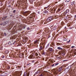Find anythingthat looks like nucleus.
<instances>
[{
  "label": "nucleus",
  "mask_w": 76,
  "mask_h": 76,
  "mask_svg": "<svg viewBox=\"0 0 76 76\" xmlns=\"http://www.w3.org/2000/svg\"><path fill=\"white\" fill-rule=\"evenodd\" d=\"M57 49L58 50H61L62 49V48L60 47H58Z\"/></svg>",
  "instance_id": "6ab92c4d"
},
{
  "label": "nucleus",
  "mask_w": 76,
  "mask_h": 76,
  "mask_svg": "<svg viewBox=\"0 0 76 76\" xmlns=\"http://www.w3.org/2000/svg\"><path fill=\"white\" fill-rule=\"evenodd\" d=\"M2 4V2H1V1H0V5H1V4Z\"/></svg>",
  "instance_id": "f704fd0d"
},
{
  "label": "nucleus",
  "mask_w": 76,
  "mask_h": 76,
  "mask_svg": "<svg viewBox=\"0 0 76 76\" xmlns=\"http://www.w3.org/2000/svg\"><path fill=\"white\" fill-rule=\"evenodd\" d=\"M69 12V10H67L65 12L67 14Z\"/></svg>",
  "instance_id": "4468645a"
},
{
  "label": "nucleus",
  "mask_w": 76,
  "mask_h": 76,
  "mask_svg": "<svg viewBox=\"0 0 76 76\" xmlns=\"http://www.w3.org/2000/svg\"><path fill=\"white\" fill-rule=\"evenodd\" d=\"M67 58H70V56H68V57H67Z\"/></svg>",
  "instance_id": "603ef678"
},
{
  "label": "nucleus",
  "mask_w": 76,
  "mask_h": 76,
  "mask_svg": "<svg viewBox=\"0 0 76 76\" xmlns=\"http://www.w3.org/2000/svg\"><path fill=\"white\" fill-rule=\"evenodd\" d=\"M66 61V60L65 61Z\"/></svg>",
  "instance_id": "4d7b16f0"
},
{
  "label": "nucleus",
  "mask_w": 76,
  "mask_h": 76,
  "mask_svg": "<svg viewBox=\"0 0 76 76\" xmlns=\"http://www.w3.org/2000/svg\"><path fill=\"white\" fill-rule=\"evenodd\" d=\"M39 76H43V75H42V74H41V75H39Z\"/></svg>",
  "instance_id": "79ce46f5"
},
{
  "label": "nucleus",
  "mask_w": 76,
  "mask_h": 76,
  "mask_svg": "<svg viewBox=\"0 0 76 76\" xmlns=\"http://www.w3.org/2000/svg\"><path fill=\"white\" fill-rule=\"evenodd\" d=\"M30 13H29V11H26L24 12V15H25V16L26 15L27 16L28 14H29Z\"/></svg>",
  "instance_id": "423d86ee"
},
{
  "label": "nucleus",
  "mask_w": 76,
  "mask_h": 76,
  "mask_svg": "<svg viewBox=\"0 0 76 76\" xmlns=\"http://www.w3.org/2000/svg\"><path fill=\"white\" fill-rule=\"evenodd\" d=\"M7 18V16H5V17H3L2 18V20H4L5 19H6V18Z\"/></svg>",
  "instance_id": "9d476101"
},
{
  "label": "nucleus",
  "mask_w": 76,
  "mask_h": 76,
  "mask_svg": "<svg viewBox=\"0 0 76 76\" xmlns=\"http://www.w3.org/2000/svg\"><path fill=\"white\" fill-rule=\"evenodd\" d=\"M12 75H10V76H12Z\"/></svg>",
  "instance_id": "13d9d810"
},
{
  "label": "nucleus",
  "mask_w": 76,
  "mask_h": 76,
  "mask_svg": "<svg viewBox=\"0 0 76 76\" xmlns=\"http://www.w3.org/2000/svg\"><path fill=\"white\" fill-rule=\"evenodd\" d=\"M61 58V56H60V57H58L57 58H58V59H60Z\"/></svg>",
  "instance_id": "b1692460"
},
{
  "label": "nucleus",
  "mask_w": 76,
  "mask_h": 76,
  "mask_svg": "<svg viewBox=\"0 0 76 76\" xmlns=\"http://www.w3.org/2000/svg\"><path fill=\"white\" fill-rule=\"evenodd\" d=\"M6 75H7V73H6L5 72H4L3 73H2L1 76H6Z\"/></svg>",
  "instance_id": "0eeeda50"
},
{
  "label": "nucleus",
  "mask_w": 76,
  "mask_h": 76,
  "mask_svg": "<svg viewBox=\"0 0 76 76\" xmlns=\"http://www.w3.org/2000/svg\"><path fill=\"white\" fill-rule=\"evenodd\" d=\"M70 42V40H69L68 41H67L66 42H67V43H69Z\"/></svg>",
  "instance_id": "7c9ffc66"
},
{
  "label": "nucleus",
  "mask_w": 76,
  "mask_h": 76,
  "mask_svg": "<svg viewBox=\"0 0 76 76\" xmlns=\"http://www.w3.org/2000/svg\"><path fill=\"white\" fill-rule=\"evenodd\" d=\"M62 70V67H60L56 71L58 73V72H61Z\"/></svg>",
  "instance_id": "39448f33"
},
{
  "label": "nucleus",
  "mask_w": 76,
  "mask_h": 76,
  "mask_svg": "<svg viewBox=\"0 0 76 76\" xmlns=\"http://www.w3.org/2000/svg\"><path fill=\"white\" fill-rule=\"evenodd\" d=\"M17 75V76H19V74H18Z\"/></svg>",
  "instance_id": "5fc2aeb1"
},
{
  "label": "nucleus",
  "mask_w": 76,
  "mask_h": 76,
  "mask_svg": "<svg viewBox=\"0 0 76 76\" xmlns=\"http://www.w3.org/2000/svg\"><path fill=\"white\" fill-rule=\"evenodd\" d=\"M24 42H26L28 41V37H25V39L24 40Z\"/></svg>",
  "instance_id": "1a4fd4ad"
},
{
  "label": "nucleus",
  "mask_w": 76,
  "mask_h": 76,
  "mask_svg": "<svg viewBox=\"0 0 76 76\" xmlns=\"http://www.w3.org/2000/svg\"><path fill=\"white\" fill-rule=\"evenodd\" d=\"M40 72V69H39L37 72H36V73H39Z\"/></svg>",
  "instance_id": "412c9836"
},
{
  "label": "nucleus",
  "mask_w": 76,
  "mask_h": 76,
  "mask_svg": "<svg viewBox=\"0 0 76 76\" xmlns=\"http://www.w3.org/2000/svg\"><path fill=\"white\" fill-rule=\"evenodd\" d=\"M9 23V21H6L3 23V24L4 25H6L7 23Z\"/></svg>",
  "instance_id": "9b49d317"
},
{
  "label": "nucleus",
  "mask_w": 76,
  "mask_h": 76,
  "mask_svg": "<svg viewBox=\"0 0 76 76\" xmlns=\"http://www.w3.org/2000/svg\"><path fill=\"white\" fill-rule=\"evenodd\" d=\"M73 53L74 54L75 56L76 55V50H75L73 52Z\"/></svg>",
  "instance_id": "dca6fc26"
},
{
  "label": "nucleus",
  "mask_w": 76,
  "mask_h": 76,
  "mask_svg": "<svg viewBox=\"0 0 76 76\" xmlns=\"http://www.w3.org/2000/svg\"><path fill=\"white\" fill-rule=\"evenodd\" d=\"M7 69H8V70H9V69H10V66H8L7 67Z\"/></svg>",
  "instance_id": "bb28decb"
},
{
  "label": "nucleus",
  "mask_w": 76,
  "mask_h": 76,
  "mask_svg": "<svg viewBox=\"0 0 76 76\" xmlns=\"http://www.w3.org/2000/svg\"><path fill=\"white\" fill-rule=\"evenodd\" d=\"M23 54H22V53H20L19 54V57L20 58H22L23 57Z\"/></svg>",
  "instance_id": "6e6552de"
},
{
  "label": "nucleus",
  "mask_w": 76,
  "mask_h": 76,
  "mask_svg": "<svg viewBox=\"0 0 76 76\" xmlns=\"http://www.w3.org/2000/svg\"><path fill=\"white\" fill-rule=\"evenodd\" d=\"M15 12H16V10H14L13 11V13H15Z\"/></svg>",
  "instance_id": "2f4dec72"
},
{
  "label": "nucleus",
  "mask_w": 76,
  "mask_h": 76,
  "mask_svg": "<svg viewBox=\"0 0 76 76\" xmlns=\"http://www.w3.org/2000/svg\"><path fill=\"white\" fill-rule=\"evenodd\" d=\"M74 47H75V46H72L71 48H74Z\"/></svg>",
  "instance_id": "e433bc0d"
},
{
  "label": "nucleus",
  "mask_w": 76,
  "mask_h": 76,
  "mask_svg": "<svg viewBox=\"0 0 76 76\" xmlns=\"http://www.w3.org/2000/svg\"><path fill=\"white\" fill-rule=\"evenodd\" d=\"M53 26H51L50 28H53Z\"/></svg>",
  "instance_id": "09e8293b"
},
{
  "label": "nucleus",
  "mask_w": 76,
  "mask_h": 76,
  "mask_svg": "<svg viewBox=\"0 0 76 76\" xmlns=\"http://www.w3.org/2000/svg\"><path fill=\"white\" fill-rule=\"evenodd\" d=\"M4 34L5 36H6V33H4Z\"/></svg>",
  "instance_id": "c9c22d12"
},
{
  "label": "nucleus",
  "mask_w": 76,
  "mask_h": 76,
  "mask_svg": "<svg viewBox=\"0 0 76 76\" xmlns=\"http://www.w3.org/2000/svg\"><path fill=\"white\" fill-rule=\"evenodd\" d=\"M2 48H3V47H2L0 48V50H1V49H2Z\"/></svg>",
  "instance_id": "a18cd8bd"
},
{
  "label": "nucleus",
  "mask_w": 76,
  "mask_h": 76,
  "mask_svg": "<svg viewBox=\"0 0 76 76\" xmlns=\"http://www.w3.org/2000/svg\"><path fill=\"white\" fill-rule=\"evenodd\" d=\"M66 13L65 12H64V16H65L66 15Z\"/></svg>",
  "instance_id": "c85d7f7f"
},
{
  "label": "nucleus",
  "mask_w": 76,
  "mask_h": 76,
  "mask_svg": "<svg viewBox=\"0 0 76 76\" xmlns=\"http://www.w3.org/2000/svg\"><path fill=\"white\" fill-rule=\"evenodd\" d=\"M8 7H11V5H9V6H8Z\"/></svg>",
  "instance_id": "37998d69"
},
{
  "label": "nucleus",
  "mask_w": 76,
  "mask_h": 76,
  "mask_svg": "<svg viewBox=\"0 0 76 76\" xmlns=\"http://www.w3.org/2000/svg\"><path fill=\"white\" fill-rule=\"evenodd\" d=\"M75 18H76V15H75Z\"/></svg>",
  "instance_id": "864d4df0"
},
{
  "label": "nucleus",
  "mask_w": 76,
  "mask_h": 76,
  "mask_svg": "<svg viewBox=\"0 0 76 76\" xmlns=\"http://www.w3.org/2000/svg\"><path fill=\"white\" fill-rule=\"evenodd\" d=\"M15 42H16V41L14 40H12L11 42H9V44H11V45L14 44H15Z\"/></svg>",
  "instance_id": "20e7f679"
},
{
  "label": "nucleus",
  "mask_w": 76,
  "mask_h": 76,
  "mask_svg": "<svg viewBox=\"0 0 76 76\" xmlns=\"http://www.w3.org/2000/svg\"><path fill=\"white\" fill-rule=\"evenodd\" d=\"M27 30H30V28H29V27H28L27 28Z\"/></svg>",
  "instance_id": "c756f323"
},
{
  "label": "nucleus",
  "mask_w": 76,
  "mask_h": 76,
  "mask_svg": "<svg viewBox=\"0 0 76 76\" xmlns=\"http://www.w3.org/2000/svg\"><path fill=\"white\" fill-rule=\"evenodd\" d=\"M54 66V64H53L52 65V66Z\"/></svg>",
  "instance_id": "49530a36"
},
{
  "label": "nucleus",
  "mask_w": 76,
  "mask_h": 76,
  "mask_svg": "<svg viewBox=\"0 0 76 76\" xmlns=\"http://www.w3.org/2000/svg\"><path fill=\"white\" fill-rule=\"evenodd\" d=\"M62 56H64V55H65V53H62Z\"/></svg>",
  "instance_id": "a878e982"
},
{
  "label": "nucleus",
  "mask_w": 76,
  "mask_h": 76,
  "mask_svg": "<svg viewBox=\"0 0 76 76\" xmlns=\"http://www.w3.org/2000/svg\"><path fill=\"white\" fill-rule=\"evenodd\" d=\"M70 1V0H66V2H69Z\"/></svg>",
  "instance_id": "cd10ccee"
},
{
  "label": "nucleus",
  "mask_w": 76,
  "mask_h": 76,
  "mask_svg": "<svg viewBox=\"0 0 76 76\" xmlns=\"http://www.w3.org/2000/svg\"><path fill=\"white\" fill-rule=\"evenodd\" d=\"M9 52V51L8 50H6L5 52V54H7Z\"/></svg>",
  "instance_id": "f8f14e48"
},
{
  "label": "nucleus",
  "mask_w": 76,
  "mask_h": 76,
  "mask_svg": "<svg viewBox=\"0 0 76 76\" xmlns=\"http://www.w3.org/2000/svg\"><path fill=\"white\" fill-rule=\"evenodd\" d=\"M44 13H48V11L47 10H45V11H44Z\"/></svg>",
  "instance_id": "5701e85b"
},
{
  "label": "nucleus",
  "mask_w": 76,
  "mask_h": 76,
  "mask_svg": "<svg viewBox=\"0 0 76 76\" xmlns=\"http://www.w3.org/2000/svg\"><path fill=\"white\" fill-rule=\"evenodd\" d=\"M31 64L30 63H29V64H27L26 65V66H29V64Z\"/></svg>",
  "instance_id": "ea45409f"
},
{
  "label": "nucleus",
  "mask_w": 76,
  "mask_h": 76,
  "mask_svg": "<svg viewBox=\"0 0 76 76\" xmlns=\"http://www.w3.org/2000/svg\"><path fill=\"white\" fill-rule=\"evenodd\" d=\"M25 27H24L23 28V29H25Z\"/></svg>",
  "instance_id": "3c124183"
},
{
  "label": "nucleus",
  "mask_w": 76,
  "mask_h": 76,
  "mask_svg": "<svg viewBox=\"0 0 76 76\" xmlns=\"http://www.w3.org/2000/svg\"><path fill=\"white\" fill-rule=\"evenodd\" d=\"M70 66H68L67 68H66L64 70V72L65 73H67V72H68V71L70 70Z\"/></svg>",
  "instance_id": "f03ea898"
},
{
  "label": "nucleus",
  "mask_w": 76,
  "mask_h": 76,
  "mask_svg": "<svg viewBox=\"0 0 76 76\" xmlns=\"http://www.w3.org/2000/svg\"><path fill=\"white\" fill-rule=\"evenodd\" d=\"M48 6H47L44 8V9H45H45H47V8H48Z\"/></svg>",
  "instance_id": "393cba45"
},
{
  "label": "nucleus",
  "mask_w": 76,
  "mask_h": 76,
  "mask_svg": "<svg viewBox=\"0 0 76 76\" xmlns=\"http://www.w3.org/2000/svg\"><path fill=\"white\" fill-rule=\"evenodd\" d=\"M29 58H35V52H34L31 55L29 56Z\"/></svg>",
  "instance_id": "f257e3e1"
},
{
  "label": "nucleus",
  "mask_w": 76,
  "mask_h": 76,
  "mask_svg": "<svg viewBox=\"0 0 76 76\" xmlns=\"http://www.w3.org/2000/svg\"><path fill=\"white\" fill-rule=\"evenodd\" d=\"M3 67H4V66H3Z\"/></svg>",
  "instance_id": "bf43d9fd"
},
{
  "label": "nucleus",
  "mask_w": 76,
  "mask_h": 76,
  "mask_svg": "<svg viewBox=\"0 0 76 76\" xmlns=\"http://www.w3.org/2000/svg\"><path fill=\"white\" fill-rule=\"evenodd\" d=\"M66 27H65V29H66Z\"/></svg>",
  "instance_id": "6e6d98bb"
},
{
  "label": "nucleus",
  "mask_w": 76,
  "mask_h": 76,
  "mask_svg": "<svg viewBox=\"0 0 76 76\" xmlns=\"http://www.w3.org/2000/svg\"><path fill=\"white\" fill-rule=\"evenodd\" d=\"M64 41H67V39H64Z\"/></svg>",
  "instance_id": "4c0bfd02"
},
{
  "label": "nucleus",
  "mask_w": 76,
  "mask_h": 76,
  "mask_svg": "<svg viewBox=\"0 0 76 76\" xmlns=\"http://www.w3.org/2000/svg\"><path fill=\"white\" fill-rule=\"evenodd\" d=\"M75 4V2L74 1H73V2L71 3V4L72 5H73V4Z\"/></svg>",
  "instance_id": "4be33fe9"
},
{
  "label": "nucleus",
  "mask_w": 76,
  "mask_h": 76,
  "mask_svg": "<svg viewBox=\"0 0 76 76\" xmlns=\"http://www.w3.org/2000/svg\"><path fill=\"white\" fill-rule=\"evenodd\" d=\"M50 37H51V36H49L48 37V38H50Z\"/></svg>",
  "instance_id": "de8ad7c7"
},
{
  "label": "nucleus",
  "mask_w": 76,
  "mask_h": 76,
  "mask_svg": "<svg viewBox=\"0 0 76 76\" xmlns=\"http://www.w3.org/2000/svg\"><path fill=\"white\" fill-rule=\"evenodd\" d=\"M38 41H39V40H36L34 42V44H36L37 43H38Z\"/></svg>",
  "instance_id": "ddd939ff"
},
{
  "label": "nucleus",
  "mask_w": 76,
  "mask_h": 76,
  "mask_svg": "<svg viewBox=\"0 0 76 76\" xmlns=\"http://www.w3.org/2000/svg\"><path fill=\"white\" fill-rule=\"evenodd\" d=\"M58 64V63H57V64H55V66H57Z\"/></svg>",
  "instance_id": "72a5a7b5"
},
{
  "label": "nucleus",
  "mask_w": 76,
  "mask_h": 76,
  "mask_svg": "<svg viewBox=\"0 0 76 76\" xmlns=\"http://www.w3.org/2000/svg\"><path fill=\"white\" fill-rule=\"evenodd\" d=\"M2 58H4V56H2Z\"/></svg>",
  "instance_id": "a19ab883"
},
{
  "label": "nucleus",
  "mask_w": 76,
  "mask_h": 76,
  "mask_svg": "<svg viewBox=\"0 0 76 76\" xmlns=\"http://www.w3.org/2000/svg\"><path fill=\"white\" fill-rule=\"evenodd\" d=\"M56 27H54L53 28L54 30H56Z\"/></svg>",
  "instance_id": "473e14b6"
},
{
  "label": "nucleus",
  "mask_w": 76,
  "mask_h": 76,
  "mask_svg": "<svg viewBox=\"0 0 76 76\" xmlns=\"http://www.w3.org/2000/svg\"><path fill=\"white\" fill-rule=\"evenodd\" d=\"M34 17H35V16L34 15H33L32 16H30V18H31V19H32L33 18H34Z\"/></svg>",
  "instance_id": "f3484780"
},
{
  "label": "nucleus",
  "mask_w": 76,
  "mask_h": 76,
  "mask_svg": "<svg viewBox=\"0 0 76 76\" xmlns=\"http://www.w3.org/2000/svg\"><path fill=\"white\" fill-rule=\"evenodd\" d=\"M52 19H53V17H50L48 18L47 21V22H50V21H51V20H52Z\"/></svg>",
  "instance_id": "7ed1b4c3"
},
{
  "label": "nucleus",
  "mask_w": 76,
  "mask_h": 76,
  "mask_svg": "<svg viewBox=\"0 0 76 76\" xmlns=\"http://www.w3.org/2000/svg\"><path fill=\"white\" fill-rule=\"evenodd\" d=\"M39 50H42V47L40 46V48H39Z\"/></svg>",
  "instance_id": "a211bd4d"
},
{
  "label": "nucleus",
  "mask_w": 76,
  "mask_h": 76,
  "mask_svg": "<svg viewBox=\"0 0 76 76\" xmlns=\"http://www.w3.org/2000/svg\"><path fill=\"white\" fill-rule=\"evenodd\" d=\"M38 52L37 53H36L35 54V56H38Z\"/></svg>",
  "instance_id": "aec40b11"
},
{
  "label": "nucleus",
  "mask_w": 76,
  "mask_h": 76,
  "mask_svg": "<svg viewBox=\"0 0 76 76\" xmlns=\"http://www.w3.org/2000/svg\"><path fill=\"white\" fill-rule=\"evenodd\" d=\"M49 51H53V49L52 48H50L49 49Z\"/></svg>",
  "instance_id": "2eb2a0df"
},
{
  "label": "nucleus",
  "mask_w": 76,
  "mask_h": 76,
  "mask_svg": "<svg viewBox=\"0 0 76 76\" xmlns=\"http://www.w3.org/2000/svg\"><path fill=\"white\" fill-rule=\"evenodd\" d=\"M34 60H33V61H32V63H34Z\"/></svg>",
  "instance_id": "c03bdc74"
},
{
  "label": "nucleus",
  "mask_w": 76,
  "mask_h": 76,
  "mask_svg": "<svg viewBox=\"0 0 76 76\" xmlns=\"http://www.w3.org/2000/svg\"><path fill=\"white\" fill-rule=\"evenodd\" d=\"M10 17H12V15H10Z\"/></svg>",
  "instance_id": "8fccbe9b"
},
{
  "label": "nucleus",
  "mask_w": 76,
  "mask_h": 76,
  "mask_svg": "<svg viewBox=\"0 0 76 76\" xmlns=\"http://www.w3.org/2000/svg\"><path fill=\"white\" fill-rule=\"evenodd\" d=\"M57 45H60V44L59 43H57Z\"/></svg>",
  "instance_id": "58836bf2"
}]
</instances>
